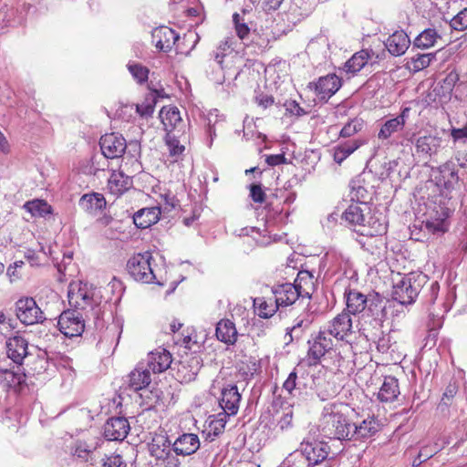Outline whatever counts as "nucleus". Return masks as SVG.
Here are the masks:
<instances>
[{
    "label": "nucleus",
    "instance_id": "23",
    "mask_svg": "<svg viewBox=\"0 0 467 467\" xmlns=\"http://www.w3.org/2000/svg\"><path fill=\"white\" fill-rule=\"evenodd\" d=\"M102 442V439L98 436L78 441L75 445L74 455L85 462H93L92 455ZM91 463L93 464V462Z\"/></svg>",
    "mask_w": 467,
    "mask_h": 467
},
{
    "label": "nucleus",
    "instance_id": "61",
    "mask_svg": "<svg viewBox=\"0 0 467 467\" xmlns=\"http://www.w3.org/2000/svg\"><path fill=\"white\" fill-rule=\"evenodd\" d=\"M286 111L291 115L302 116L306 114V111L299 106L296 100H289L285 103Z\"/></svg>",
    "mask_w": 467,
    "mask_h": 467
},
{
    "label": "nucleus",
    "instance_id": "63",
    "mask_svg": "<svg viewBox=\"0 0 467 467\" xmlns=\"http://www.w3.org/2000/svg\"><path fill=\"white\" fill-rule=\"evenodd\" d=\"M327 335V328L325 327L323 330L319 331L316 338L329 351L333 348V341Z\"/></svg>",
    "mask_w": 467,
    "mask_h": 467
},
{
    "label": "nucleus",
    "instance_id": "14",
    "mask_svg": "<svg viewBox=\"0 0 467 467\" xmlns=\"http://www.w3.org/2000/svg\"><path fill=\"white\" fill-rule=\"evenodd\" d=\"M241 394L236 385L229 384L222 389L219 400L223 412L231 416L236 415L239 410Z\"/></svg>",
    "mask_w": 467,
    "mask_h": 467
},
{
    "label": "nucleus",
    "instance_id": "28",
    "mask_svg": "<svg viewBox=\"0 0 467 467\" xmlns=\"http://www.w3.org/2000/svg\"><path fill=\"white\" fill-rule=\"evenodd\" d=\"M215 335L218 340L227 345H233L237 340L238 333L234 322L229 319H222L217 323Z\"/></svg>",
    "mask_w": 467,
    "mask_h": 467
},
{
    "label": "nucleus",
    "instance_id": "24",
    "mask_svg": "<svg viewBox=\"0 0 467 467\" xmlns=\"http://www.w3.org/2000/svg\"><path fill=\"white\" fill-rule=\"evenodd\" d=\"M171 355L164 348L150 352L148 357V369L153 373H161L170 368L171 364Z\"/></svg>",
    "mask_w": 467,
    "mask_h": 467
},
{
    "label": "nucleus",
    "instance_id": "46",
    "mask_svg": "<svg viewBox=\"0 0 467 467\" xmlns=\"http://www.w3.org/2000/svg\"><path fill=\"white\" fill-rule=\"evenodd\" d=\"M383 301L379 298L378 295L369 296L367 298L366 310L374 317L379 318L383 312Z\"/></svg>",
    "mask_w": 467,
    "mask_h": 467
},
{
    "label": "nucleus",
    "instance_id": "48",
    "mask_svg": "<svg viewBox=\"0 0 467 467\" xmlns=\"http://www.w3.org/2000/svg\"><path fill=\"white\" fill-rule=\"evenodd\" d=\"M450 211L447 209L442 211V218H438L435 221H428L426 228L433 234H443L447 231V224L445 219L449 216Z\"/></svg>",
    "mask_w": 467,
    "mask_h": 467
},
{
    "label": "nucleus",
    "instance_id": "17",
    "mask_svg": "<svg viewBox=\"0 0 467 467\" xmlns=\"http://www.w3.org/2000/svg\"><path fill=\"white\" fill-rule=\"evenodd\" d=\"M179 38V34L168 26L157 27L152 32L155 47L163 52L171 51Z\"/></svg>",
    "mask_w": 467,
    "mask_h": 467
},
{
    "label": "nucleus",
    "instance_id": "7",
    "mask_svg": "<svg viewBox=\"0 0 467 467\" xmlns=\"http://www.w3.org/2000/svg\"><path fill=\"white\" fill-rule=\"evenodd\" d=\"M16 317L21 323L29 326L42 323L46 317L32 297L20 298L16 303Z\"/></svg>",
    "mask_w": 467,
    "mask_h": 467
},
{
    "label": "nucleus",
    "instance_id": "51",
    "mask_svg": "<svg viewBox=\"0 0 467 467\" xmlns=\"http://www.w3.org/2000/svg\"><path fill=\"white\" fill-rule=\"evenodd\" d=\"M281 467H307V462L302 453L296 451L285 459Z\"/></svg>",
    "mask_w": 467,
    "mask_h": 467
},
{
    "label": "nucleus",
    "instance_id": "43",
    "mask_svg": "<svg viewBox=\"0 0 467 467\" xmlns=\"http://www.w3.org/2000/svg\"><path fill=\"white\" fill-rule=\"evenodd\" d=\"M25 208L34 216H43L51 213V207L41 200H34L26 202Z\"/></svg>",
    "mask_w": 467,
    "mask_h": 467
},
{
    "label": "nucleus",
    "instance_id": "5",
    "mask_svg": "<svg viewBox=\"0 0 467 467\" xmlns=\"http://www.w3.org/2000/svg\"><path fill=\"white\" fill-rule=\"evenodd\" d=\"M298 452L306 459L307 467H330L331 447L325 441L304 440Z\"/></svg>",
    "mask_w": 467,
    "mask_h": 467
},
{
    "label": "nucleus",
    "instance_id": "59",
    "mask_svg": "<svg viewBox=\"0 0 467 467\" xmlns=\"http://www.w3.org/2000/svg\"><path fill=\"white\" fill-rule=\"evenodd\" d=\"M250 197L254 202L262 203L265 202V193L263 191L261 184L250 185Z\"/></svg>",
    "mask_w": 467,
    "mask_h": 467
},
{
    "label": "nucleus",
    "instance_id": "31",
    "mask_svg": "<svg viewBox=\"0 0 467 467\" xmlns=\"http://www.w3.org/2000/svg\"><path fill=\"white\" fill-rule=\"evenodd\" d=\"M311 323L312 319L307 313L297 317L294 321V325L291 327L286 328V333L285 335L286 344L291 343L294 339H299L302 337L303 332L310 326Z\"/></svg>",
    "mask_w": 467,
    "mask_h": 467
},
{
    "label": "nucleus",
    "instance_id": "39",
    "mask_svg": "<svg viewBox=\"0 0 467 467\" xmlns=\"http://www.w3.org/2000/svg\"><path fill=\"white\" fill-rule=\"evenodd\" d=\"M181 133L170 132L165 136V142L168 147L170 156L174 158V161L182 154L185 150L184 145L181 143Z\"/></svg>",
    "mask_w": 467,
    "mask_h": 467
},
{
    "label": "nucleus",
    "instance_id": "37",
    "mask_svg": "<svg viewBox=\"0 0 467 467\" xmlns=\"http://www.w3.org/2000/svg\"><path fill=\"white\" fill-rule=\"evenodd\" d=\"M254 306L257 309V315L262 318H269L275 315L279 306L271 299L265 297H256L254 299Z\"/></svg>",
    "mask_w": 467,
    "mask_h": 467
},
{
    "label": "nucleus",
    "instance_id": "50",
    "mask_svg": "<svg viewBox=\"0 0 467 467\" xmlns=\"http://www.w3.org/2000/svg\"><path fill=\"white\" fill-rule=\"evenodd\" d=\"M327 351L321 342L315 338L308 349V358L311 359V364H317Z\"/></svg>",
    "mask_w": 467,
    "mask_h": 467
},
{
    "label": "nucleus",
    "instance_id": "45",
    "mask_svg": "<svg viewBox=\"0 0 467 467\" xmlns=\"http://www.w3.org/2000/svg\"><path fill=\"white\" fill-rule=\"evenodd\" d=\"M365 228L367 229H364L362 234L371 236L380 235L387 231L386 224L374 217H369L368 221L366 220Z\"/></svg>",
    "mask_w": 467,
    "mask_h": 467
},
{
    "label": "nucleus",
    "instance_id": "18",
    "mask_svg": "<svg viewBox=\"0 0 467 467\" xmlns=\"http://www.w3.org/2000/svg\"><path fill=\"white\" fill-rule=\"evenodd\" d=\"M160 118L167 133H183L184 124L178 108L163 107L160 112Z\"/></svg>",
    "mask_w": 467,
    "mask_h": 467
},
{
    "label": "nucleus",
    "instance_id": "47",
    "mask_svg": "<svg viewBox=\"0 0 467 467\" xmlns=\"http://www.w3.org/2000/svg\"><path fill=\"white\" fill-rule=\"evenodd\" d=\"M435 57L433 53L418 54L411 57L410 65L414 71H420L430 66L431 61Z\"/></svg>",
    "mask_w": 467,
    "mask_h": 467
},
{
    "label": "nucleus",
    "instance_id": "64",
    "mask_svg": "<svg viewBox=\"0 0 467 467\" xmlns=\"http://www.w3.org/2000/svg\"><path fill=\"white\" fill-rule=\"evenodd\" d=\"M255 101L258 104V106L262 107L263 109H267L268 107L272 106L275 102L274 98L269 95L261 94L255 98Z\"/></svg>",
    "mask_w": 467,
    "mask_h": 467
},
{
    "label": "nucleus",
    "instance_id": "20",
    "mask_svg": "<svg viewBox=\"0 0 467 467\" xmlns=\"http://www.w3.org/2000/svg\"><path fill=\"white\" fill-rule=\"evenodd\" d=\"M200 447L199 437L193 433H183L172 443L177 455L187 456L194 453Z\"/></svg>",
    "mask_w": 467,
    "mask_h": 467
},
{
    "label": "nucleus",
    "instance_id": "58",
    "mask_svg": "<svg viewBox=\"0 0 467 467\" xmlns=\"http://www.w3.org/2000/svg\"><path fill=\"white\" fill-rule=\"evenodd\" d=\"M102 467H126V463L122 460V457L119 454H112L107 456L102 460Z\"/></svg>",
    "mask_w": 467,
    "mask_h": 467
},
{
    "label": "nucleus",
    "instance_id": "55",
    "mask_svg": "<svg viewBox=\"0 0 467 467\" xmlns=\"http://www.w3.org/2000/svg\"><path fill=\"white\" fill-rule=\"evenodd\" d=\"M296 379H297L296 372L292 371L288 375L287 379H285V381L283 384V389L285 390L288 393V395H290L292 397L296 396L297 392H299Z\"/></svg>",
    "mask_w": 467,
    "mask_h": 467
},
{
    "label": "nucleus",
    "instance_id": "22",
    "mask_svg": "<svg viewBox=\"0 0 467 467\" xmlns=\"http://www.w3.org/2000/svg\"><path fill=\"white\" fill-rule=\"evenodd\" d=\"M410 40L408 35L400 30L394 32L385 41V47L388 51L395 57L403 55L409 48Z\"/></svg>",
    "mask_w": 467,
    "mask_h": 467
},
{
    "label": "nucleus",
    "instance_id": "57",
    "mask_svg": "<svg viewBox=\"0 0 467 467\" xmlns=\"http://www.w3.org/2000/svg\"><path fill=\"white\" fill-rule=\"evenodd\" d=\"M293 422V410L291 406L283 409L282 416L278 420V426L282 431L287 430L292 427Z\"/></svg>",
    "mask_w": 467,
    "mask_h": 467
},
{
    "label": "nucleus",
    "instance_id": "40",
    "mask_svg": "<svg viewBox=\"0 0 467 467\" xmlns=\"http://www.w3.org/2000/svg\"><path fill=\"white\" fill-rule=\"evenodd\" d=\"M404 126L396 118L390 119L382 124L378 133V138L379 140H387L394 133L402 130Z\"/></svg>",
    "mask_w": 467,
    "mask_h": 467
},
{
    "label": "nucleus",
    "instance_id": "4",
    "mask_svg": "<svg viewBox=\"0 0 467 467\" xmlns=\"http://www.w3.org/2000/svg\"><path fill=\"white\" fill-rule=\"evenodd\" d=\"M152 255L149 252L134 254L127 263V270L130 275L136 281L162 285L157 280V274L152 266Z\"/></svg>",
    "mask_w": 467,
    "mask_h": 467
},
{
    "label": "nucleus",
    "instance_id": "49",
    "mask_svg": "<svg viewBox=\"0 0 467 467\" xmlns=\"http://www.w3.org/2000/svg\"><path fill=\"white\" fill-rule=\"evenodd\" d=\"M127 67L138 83L142 84L147 81L149 69L146 67L137 63H129Z\"/></svg>",
    "mask_w": 467,
    "mask_h": 467
},
{
    "label": "nucleus",
    "instance_id": "1",
    "mask_svg": "<svg viewBox=\"0 0 467 467\" xmlns=\"http://www.w3.org/2000/svg\"><path fill=\"white\" fill-rule=\"evenodd\" d=\"M70 309L65 310L59 316L57 326L59 331L67 337L80 336L87 321H94L99 327L101 308L95 298V291L88 283H70L67 291Z\"/></svg>",
    "mask_w": 467,
    "mask_h": 467
},
{
    "label": "nucleus",
    "instance_id": "44",
    "mask_svg": "<svg viewBox=\"0 0 467 467\" xmlns=\"http://www.w3.org/2000/svg\"><path fill=\"white\" fill-rule=\"evenodd\" d=\"M441 450V446L437 442H435L431 445H426V446L422 447L420 450L418 456L413 460V465L418 466V465L421 464L423 462L431 458L433 455H435Z\"/></svg>",
    "mask_w": 467,
    "mask_h": 467
},
{
    "label": "nucleus",
    "instance_id": "60",
    "mask_svg": "<svg viewBox=\"0 0 467 467\" xmlns=\"http://www.w3.org/2000/svg\"><path fill=\"white\" fill-rule=\"evenodd\" d=\"M451 135L455 142L462 144V146L467 145V127L462 129L453 128L451 131Z\"/></svg>",
    "mask_w": 467,
    "mask_h": 467
},
{
    "label": "nucleus",
    "instance_id": "21",
    "mask_svg": "<svg viewBox=\"0 0 467 467\" xmlns=\"http://www.w3.org/2000/svg\"><path fill=\"white\" fill-rule=\"evenodd\" d=\"M171 441L163 431L155 433L149 444L150 453L158 460H166L171 453Z\"/></svg>",
    "mask_w": 467,
    "mask_h": 467
},
{
    "label": "nucleus",
    "instance_id": "38",
    "mask_svg": "<svg viewBox=\"0 0 467 467\" xmlns=\"http://www.w3.org/2000/svg\"><path fill=\"white\" fill-rule=\"evenodd\" d=\"M368 59L369 54L367 50L357 52L345 63V69L355 74L365 67Z\"/></svg>",
    "mask_w": 467,
    "mask_h": 467
},
{
    "label": "nucleus",
    "instance_id": "41",
    "mask_svg": "<svg viewBox=\"0 0 467 467\" xmlns=\"http://www.w3.org/2000/svg\"><path fill=\"white\" fill-rule=\"evenodd\" d=\"M230 416L231 415L226 414L223 411L216 414L215 416H213V418L210 420L209 425H208L209 436L211 434H213V436H218L221 433H223L224 431L227 420Z\"/></svg>",
    "mask_w": 467,
    "mask_h": 467
},
{
    "label": "nucleus",
    "instance_id": "52",
    "mask_svg": "<svg viewBox=\"0 0 467 467\" xmlns=\"http://www.w3.org/2000/svg\"><path fill=\"white\" fill-rule=\"evenodd\" d=\"M155 108V99L153 98H147L142 103L136 105L137 113L145 119L152 116Z\"/></svg>",
    "mask_w": 467,
    "mask_h": 467
},
{
    "label": "nucleus",
    "instance_id": "13",
    "mask_svg": "<svg viewBox=\"0 0 467 467\" xmlns=\"http://www.w3.org/2000/svg\"><path fill=\"white\" fill-rule=\"evenodd\" d=\"M327 334L338 340H345L352 333V320L348 313L343 311L335 317L326 327Z\"/></svg>",
    "mask_w": 467,
    "mask_h": 467
},
{
    "label": "nucleus",
    "instance_id": "62",
    "mask_svg": "<svg viewBox=\"0 0 467 467\" xmlns=\"http://www.w3.org/2000/svg\"><path fill=\"white\" fill-rule=\"evenodd\" d=\"M463 149L458 147L455 153V161L458 166L467 168V144L462 146Z\"/></svg>",
    "mask_w": 467,
    "mask_h": 467
},
{
    "label": "nucleus",
    "instance_id": "27",
    "mask_svg": "<svg viewBox=\"0 0 467 467\" xmlns=\"http://www.w3.org/2000/svg\"><path fill=\"white\" fill-rule=\"evenodd\" d=\"M27 341L23 337H14L6 343L8 357L16 363L21 364L27 355Z\"/></svg>",
    "mask_w": 467,
    "mask_h": 467
},
{
    "label": "nucleus",
    "instance_id": "30",
    "mask_svg": "<svg viewBox=\"0 0 467 467\" xmlns=\"http://www.w3.org/2000/svg\"><path fill=\"white\" fill-rule=\"evenodd\" d=\"M347 300V313L358 315L366 310L368 296L358 290H349L345 293Z\"/></svg>",
    "mask_w": 467,
    "mask_h": 467
},
{
    "label": "nucleus",
    "instance_id": "26",
    "mask_svg": "<svg viewBox=\"0 0 467 467\" xmlns=\"http://www.w3.org/2000/svg\"><path fill=\"white\" fill-rule=\"evenodd\" d=\"M161 215L159 207H150L139 210L133 215V222L138 228L146 229L156 223Z\"/></svg>",
    "mask_w": 467,
    "mask_h": 467
},
{
    "label": "nucleus",
    "instance_id": "11",
    "mask_svg": "<svg viewBox=\"0 0 467 467\" xmlns=\"http://www.w3.org/2000/svg\"><path fill=\"white\" fill-rule=\"evenodd\" d=\"M99 146L105 158L117 159L124 154L127 143L121 135L109 133L100 138Z\"/></svg>",
    "mask_w": 467,
    "mask_h": 467
},
{
    "label": "nucleus",
    "instance_id": "3",
    "mask_svg": "<svg viewBox=\"0 0 467 467\" xmlns=\"http://www.w3.org/2000/svg\"><path fill=\"white\" fill-rule=\"evenodd\" d=\"M352 422L337 406L324 413L322 418V431L325 436L335 440H348Z\"/></svg>",
    "mask_w": 467,
    "mask_h": 467
},
{
    "label": "nucleus",
    "instance_id": "33",
    "mask_svg": "<svg viewBox=\"0 0 467 467\" xmlns=\"http://www.w3.org/2000/svg\"><path fill=\"white\" fill-rule=\"evenodd\" d=\"M400 394L398 379L392 376H387L379 391L378 397L382 402H391Z\"/></svg>",
    "mask_w": 467,
    "mask_h": 467
},
{
    "label": "nucleus",
    "instance_id": "12",
    "mask_svg": "<svg viewBox=\"0 0 467 467\" xmlns=\"http://www.w3.org/2000/svg\"><path fill=\"white\" fill-rule=\"evenodd\" d=\"M458 165L453 160H449L438 168L435 181L438 186L450 191L454 189L460 181Z\"/></svg>",
    "mask_w": 467,
    "mask_h": 467
},
{
    "label": "nucleus",
    "instance_id": "9",
    "mask_svg": "<svg viewBox=\"0 0 467 467\" xmlns=\"http://www.w3.org/2000/svg\"><path fill=\"white\" fill-rule=\"evenodd\" d=\"M202 367V358L200 355H185L177 366L175 378L181 383H190L196 379Z\"/></svg>",
    "mask_w": 467,
    "mask_h": 467
},
{
    "label": "nucleus",
    "instance_id": "8",
    "mask_svg": "<svg viewBox=\"0 0 467 467\" xmlns=\"http://www.w3.org/2000/svg\"><path fill=\"white\" fill-rule=\"evenodd\" d=\"M273 293L279 307L291 306L296 303L300 297L301 300L310 298L309 293L303 291L301 285L296 284L286 283L276 285L274 287Z\"/></svg>",
    "mask_w": 467,
    "mask_h": 467
},
{
    "label": "nucleus",
    "instance_id": "56",
    "mask_svg": "<svg viewBox=\"0 0 467 467\" xmlns=\"http://www.w3.org/2000/svg\"><path fill=\"white\" fill-rule=\"evenodd\" d=\"M451 26L457 31H462L467 28V8L459 12L451 20Z\"/></svg>",
    "mask_w": 467,
    "mask_h": 467
},
{
    "label": "nucleus",
    "instance_id": "2",
    "mask_svg": "<svg viewBox=\"0 0 467 467\" xmlns=\"http://www.w3.org/2000/svg\"><path fill=\"white\" fill-rule=\"evenodd\" d=\"M427 283L428 277L426 275L415 272L409 273L393 285L392 298L400 305H410L414 303Z\"/></svg>",
    "mask_w": 467,
    "mask_h": 467
},
{
    "label": "nucleus",
    "instance_id": "16",
    "mask_svg": "<svg viewBox=\"0 0 467 467\" xmlns=\"http://www.w3.org/2000/svg\"><path fill=\"white\" fill-rule=\"evenodd\" d=\"M341 79L336 74H328L320 77L317 83H309V87L314 86L315 91L321 99H328L341 87Z\"/></svg>",
    "mask_w": 467,
    "mask_h": 467
},
{
    "label": "nucleus",
    "instance_id": "36",
    "mask_svg": "<svg viewBox=\"0 0 467 467\" xmlns=\"http://www.w3.org/2000/svg\"><path fill=\"white\" fill-rule=\"evenodd\" d=\"M441 39V36L434 28H427L423 30L413 41L416 47L427 49L433 47L437 41Z\"/></svg>",
    "mask_w": 467,
    "mask_h": 467
},
{
    "label": "nucleus",
    "instance_id": "35",
    "mask_svg": "<svg viewBox=\"0 0 467 467\" xmlns=\"http://www.w3.org/2000/svg\"><path fill=\"white\" fill-rule=\"evenodd\" d=\"M362 145V141L358 140H348L337 144L333 148L334 161L341 164L349 155Z\"/></svg>",
    "mask_w": 467,
    "mask_h": 467
},
{
    "label": "nucleus",
    "instance_id": "29",
    "mask_svg": "<svg viewBox=\"0 0 467 467\" xmlns=\"http://www.w3.org/2000/svg\"><path fill=\"white\" fill-rule=\"evenodd\" d=\"M150 372L147 368L139 365L129 375V387L134 391L140 390L150 385Z\"/></svg>",
    "mask_w": 467,
    "mask_h": 467
},
{
    "label": "nucleus",
    "instance_id": "10",
    "mask_svg": "<svg viewBox=\"0 0 467 467\" xmlns=\"http://www.w3.org/2000/svg\"><path fill=\"white\" fill-rule=\"evenodd\" d=\"M439 290L440 285L438 282H431L430 286L427 288V294L425 295L426 303L430 305L428 310L431 320L433 322V327H440L441 326L442 318L450 309L449 305L446 304L444 300H441L440 303H438L437 306H435Z\"/></svg>",
    "mask_w": 467,
    "mask_h": 467
},
{
    "label": "nucleus",
    "instance_id": "25",
    "mask_svg": "<svg viewBox=\"0 0 467 467\" xmlns=\"http://www.w3.org/2000/svg\"><path fill=\"white\" fill-rule=\"evenodd\" d=\"M78 206L85 213L96 215L106 206V200L100 193L92 192L84 194L78 202Z\"/></svg>",
    "mask_w": 467,
    "mask_h": 467
},
{
    "label": "nucleus",
    "instance_id": "19",
    "mask_svg": "<svg viewBox=\"0 0 467 467\" xmlns=\"http://www.w3.org/2000/svg\"><path fill=\"white\" fill-rule=\"evenodd\" d=\"M379 429V422L374 417H368L358 424L352 423L349 441H358L370 438L375 433H377Z\"/></svg>",
    "mask_w": 467,
    "mask_h": 467
},
{
    "label": "nucleus",
    "instance_id": "53",
    "mask_svg": "<svg viewBox=\"0 0 467 467\" xmlns=\"http://www.w3.org/2000/svg\"><path fill=\"white\" fill-rule=\"evenodd\" d=\"M363 127V121L361 119H354L348 121L340 130V137L348 138L351 137Z\"/></svg>",
    "mask_w": 467,
    "mask_h": 467
},
{
    "label": "nucleus",
    "instance_id": "6",
    "mask_svg": "<svg viewBox=\"0 0 467 467\" xmlns=\"http://www.w3.org/2000/svg\"><path fill=\"white\" fill-rule=\"evenodd\" d=\"M411 142L415 146V152L418 157L423 161H428L439 153L443 140L437 133H424L420 134Z\"/></svg>",
    "mask_w": 467,
    "mask_h": 467
},
{
    "label": "nucleus",
    "instance_id": "32",
    "mask_svg": "<svg viewBox=\"0 0 467 467\" xmlns=\"http://www.w3.org/2000/svg\"><path fill=\"white\" fill-rule=\"evenodd\" d=\"M130 177L120 171H113L108 181L109 191L117 196L124 193L130 187Z\"/></svg>",
    "mask_w": 467,
    "mask_h": 467
},
{
    "label": "nucleus",
    "instance_id": "34",
    "mask_svg": "<svg viewBox=\"0 0 467 467\" xmlns=\"http://www.w3.org/2000/svg\"><path fill=\"white\" fill-rule=\"evenodd\" d=\"M367 210L358 203H351L344 212L342 218L350 224L366 227Z\"/></svg>",
    "mask_w": 467,
    "mask_h": 467
},
{
    "label": "nucleus",
    "instance_id": "54",
    "mask_svg": "<svg viewBox=\"0 0 467 467\" xmlns=\"http://www.w3.org/2000/svg\"><path fill=\"white\" fill-rule=\"evenodd\" d=\"M233 38H227L222 42L216 51L213 52L214 59L220 67L223 66V57L226 56V52L232 50Z\"/></svg>",
    "mask_w": 467,
    "mask_h": 467
},
{
    "label": "nucleus",
    "instance_id": "15",
    "mask_svg": "<svg viewBox=\"0 0 467 467\" xmlns=\"http://www.w3.org/2000/svg\"><path fill=\"white\" fill-rule=\"evenodd\" d=\"M130 430L128 420L124 417L109 419L104 425V436L109 441H122Z\"/></svg>",
    "mask_w": 467,
    "mask_h": 467
},
{
    "label": "nucleus",
    "instance_id": "42",
    "mask_svg": "<svg viewBox=\"0 0 467 467\" xmlns=\"http://www.w3.org/2000/svg\"><path fill=\"white\" fill-rule=\"evenodd\" d=\"M369 197V193L367 189L360 185L356 184V182H352L351 192H350V200L353 202L352 203H358L362 205L365 209H368V199Z\"/></svg>",
    "mask_w": 467,
    "mask_h": 467
}]
</instances>
